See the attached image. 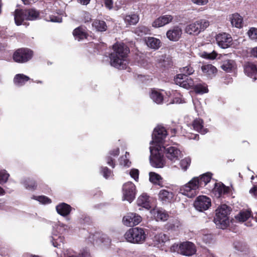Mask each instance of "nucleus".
<instances>
[{
  "label": "nucleus",
  "instance_id": "58836bf2",
  "mask_svg": "<svg viewBox=\"0 0 257 257\" xmlns=\"http://www.w3.org/2000/svg\"><path fill=\"white\" fill-rule=\"evenodd\" d=\"M211 178V176L210 173H207L203 174L200 178H198L199 186L206 185L210 182Z\"/></svg>",
  "mask_w": 257,
  "mask_h": 257
},
{
  "label": "nucleus",
  "instance_id": "9d476101",
  "mask_svg": "<svg viewBox=\"0 0 257 257\" xmlns=\"http://www.w3.org/2000/svg\"><path fill=\"white\" fill-rule=\"evenodd\" d=\"M174 81L177 85L187 89L193 88L195 84L192 79L184 74H178L174 78Z\"/></svg>",
  "mask_w": 257,
  "mask_h": 257
},
{
  "label": "nucleus",
  "instance_id": "49530a36",
  "mask_svg": "<svg viewBox=\"0 0 257 257\" xmlns=\"http://www.w3.org/2000/svg\"><path fill=\"white\" fill-rule=\"evenodd\" d=\"M10 177V175L5 170H1L0 171V184H4L6 183L9 178Z\"/></svg>",
  "mask_w": 257,
  "mask_h": 257
},
{
  "label": "nucleus",
  "instance_id": "e433bc0d",
  "mask_svg": "<svg viewBox=\"0 0 257 257\" xmlns=\"http://www.w3.org/2000/svg\"><path fill=\"white\" fill-rule=\"evenodd\" d=\"M119 153V150L118 148H116L111 151L110 152L109 155L110 156H109L107 157L106 160H107V164L109 165V166H111L112 168L114 167L115 164L113 163V159H112L113 157H116L117 156Z\"/></svg>",
  "mask_w": 257,
  "mask_h": 257
},
{
  "label": "nucleus",
  "instance_id": "c756f323",
  "mask_svg": "<svg viewBox=\"0 0 257 257\" xmlns=\"http://www.w3.org/2000/svg\"><path fill=\"white\" fill-rule=\"evenodd\" d=\"M51 237V242L53 245L55 247H61V245L63 243V236L60 235H58L53 232Z\"/></svg>",
  "mask_w": 257,
  "mask_h": 257
},
{
  "label": "nucleus",
  "instance_id": "5fc2aeb1",
  "mask_svg": "<svg viewBox=\"0 0 257 257\" xmlns=\"http://www.w3.org/2000/svg\"><path fill=\"white\" fill-rule=\"evenodd\" d=\"M191 2L199 6H203L207 4L208 0H191Z\"/></svg>",
  "mask_w": 257,
  "mask_h": 257
},
{
  "label": "nucleus",
  "instance_id": "4468645a",
  "mask_svg": "<svg viewBox=\"0 0 257 257\" xmlns=\"http://www.w3.org/2000/svg\"><path fill=\"white\" fill-rule=\"evenodd\" d=\"M216 40L220 47L225 49L230 46L232 39L229 34L224 33L218 34L216 36Z\"/></svg>",
  "mask_w": 257,
  "mask_h": 257
},
{
  "label": "nucleus",
  "instance_id": "b1692460",
  "mask_svg": "<svg viewBox=\"0 0 257 257\" xmlns=\"http://www.w3.org/2000/svg\"><path fill=\"white\" fill-rule=\"evenodd\" d=\"M137 204L139 206H142L146 209H150L151 205L149 196L146 193H143L138 198Z\"/></svg>",
  "mask_w": 257,
  "mask_h": 257
},
{
  "label": "nucleus",
  "instance_id": "7ed1b4c3",
  "mask_svg": "<svg viewBox=\"0 0 257 257\" xmlns=\"http://www.w3.org/2000/svg\"><path fill=\"white\" fill-rule=\"evenodd\" d=\"M215 211L214 223L218 228H225L229 224L228 216L230 212L229 207L225 204H222L219 206Z\"/></svg>",
  "mask_w": 257,
  "mask_h": 257
},
{
  "label": "nucleus",
  "instance_id": "4c0bfd02",
  "mask_svg": "<svg viewBox=\"0 0 257 257\" xmlns=\"http://www.w3.org/2000/svg\"><path fill=\"white\" fill-rule=\"evenodd\" d=\"M26 189L28 190H35L37 187V184L34 180L30 179H27L22 182Z\"/></svg>",
  "mask_w": 257,
  "mask_h": 257
},
{
  "label": "nucleus",
  "instance_id": "2f4dec72",
  "mask_svg": "<svg viewBox=\"0 0 257 257\" xmlns=\"http://www.w3.org/2000/svg\"><path fill=\"white\" fill-rule=\"evenodd\" d=\"M235 68V62L232 60H224L221 65V68L228 72L233 70Z\"/></svg>",
  "mask_w": 257,
  "mask_h": 257
},
{
  "label": "nucleus",
  "instance_id": "20e7f679",
  "mask_svg": "<svg viewBox=\"0 0 257 257\" xmlns=\"http://www.w3.org/2000/svg\"><path fill=\"white\" fill-rule=\"evenodd\" d=\"M146 235L143 228L137 227L129 229L124 234V238L127 242L141 244L145 241Z\"/></svg>",
  "mask_w": 257,
  "mask_h": 257
},
{
  "label": "nucleus",
  "instance_id": "5701e85b",
  "mask_svg": "<svg viewBox=\"0 0 257 257\" xmlns=\"http://www.w3.org/2000/svg\"><path fill=\"white\" fill-rule=\"evenodd\" d=\"M145 42L148 47L154 50L158 49L162 45L160 39L152 37L147 38Z\"/></svg>",
  "mask_w": 257,
  "mask_h": 257
},
{
  "label": "nucleus",
  "instance_id": "473e14b6",
  "mask_svg": "<svg viewBox=\"0 0 257 257\" xmlns=\"http://www.w3.org/2000/svg\"><path fill=\"white\" fill-rule=\"evenodd\" d=\"M151 99L157 104H161L163 101V96L160 92L156 90H152L150 94Z\"/></svg>",
  "mask_w": 257,
  "mask_h": 257
},
{
  "label": "nucleus",
  "instance_id": "c9c22d12",
  "mask_svg": "<svg viewBox=\"0 0 257 257\" xmlns=\"http://www.w3.org/2000/svg\"><path fill=\"white\" fill-rule=\"evenodd\" d=\"M251 212L249 210H243L235 216L236 220L239 222H244L250 217Z\"/></svg>",
  "mask_w": 257,
  "mask_h": 257
},
{
  "label": "nucleus",
  "instance_id": "a878e982",
  "mask_svg": "<svg viewBox=\"0 0 257 257\" xmlns=\"http://www.w3.org/2000/svg\"><path fill=\"white\" fill-rule=\"evenodd\" d=\"M169 240V237L163 233H160L154 236V244L158 247H162V244Z\"/></svg>",
  "mask_w": 257,
  "mask_h": 257
},
{
  "label": "nucleus",
  "instance_id": "3c124183",
  "mask_svg": "<svg viewBox=\"0 0 257 257\" xmlns=\"http://www.w3.org/2000/svg\"><path fill=\"white\" fill-rule=\"evenodd\" d=\"M194 71V70H193V68L190 66H187L183 67L181 69V72L183 73L182 74H184L186 76L193 74Z\"/></svg>",
  "mask_w": 257,
  "mask_h": 257
},
{
  "label": "nucleus",
  "instance_id": "6e6d98bb",
  "mask_svg": "<svg viewBox=\"0 0 257 257\" xmlns=\"http://www.w3.org/2000/svg\"><path fill=\"white\" fill-rule=\"evenodd\" d=\"M67 228V226L63 224H59L56 226V230L62 233Z\"/></svg>",
  "mask_w": 257,
  "mask_h": 257
},
{
  "label": "nucleus",
  "instance_id": "1a4fd4ad",
  "mask_svg": "<svg viewBox=\"0 0 257 257\" xmlns=\"http://www.w3.org/2000/svg\"><path fill=\"white\" fill-rule=\"evenodd\" d=\"M163 149L164 150L166 156L168 160L172 162H175L179 160L182 156V154L181 151L176 147L169 146L165 147L162 145Z\"/></svg>",
  "mask_w": 257,
  "mask_h": 257
},
{
  "label": "nucleus",
  "instance_id": "c85d7f7f",
  "mask_svg": "<svg viewBox=\"0 0 257 257\" xmlns=\"http://www.w3.org/2000/svg\"><path fill=\"white\" fill-rule=\"evenodd\" d=\"M192 126L195 130L201 134H205L207 133V130L203 127V120L201 119H196L193 121Z\"/></svg>",
  "mask_w": 257,
  "mask_h": 257
},
{
  "label": "nucleus",
  "instance_id": "2eb2a0df",
  "mask_svg": "<svg viewBox=\"0 0 257 257\" xmlns=\"http://www.w3.org/2000/svg\"><path fill=\"white\" fill-rule=\"evenodd\" d=\"M182 30L178 26L171 28L166 33L167 38L172 41H177L181 37Z\"/></svg>",
  "mask_w": 257,
  "mask_h": 257
},
{
  "label": "nucleus",
  "instance_id": "72a5a7b5",
  "mask_svg": "<svg viewBox=\"0 0 257 257\" xmlns=\"http://www.w3.org/2000/svg\"><path fill=\"white\" fill-rule=\"evenodd\" d=\"M92 25L96 31L99 32L105 31L107 29V26L103 21L96 20L93 22Z\"/></svg>",
  "mask_w": 257,
  "mask_h": 257
},
{
  "label": "nucleus",
  "instance_id": "69168bd1",
  "mask_svg": "<svg viewBox=\"0 0 257 257\" xmlns=\"http://www.w3.org/2000/svg\"><path fill=\"white\" fill-rule=\"evenodd\" d=\"M249 192L250 193L253 192L255 196L257 197V186H255L252 189H251Z\"/></svg>",
  "mask_w": 257,
  "mask_h": 257
},
{
  "label": "nucleus",
  "instance_id": "0e129e2a",
  "mask_svg": "<svg viewBox=\"0 0 257 257\" xmlns=\"http://www.w3.org/2000/svg\"><path fill=\"white\" fill-rule=\"evenodd\" d=\"M90 0H77L78 2L83 5H87L90 2Z\"/></svg>",
  "mask_w": 257,
  "mask_h": 257
},
{
  "label": "nucleus",
  "instance_id": "aec40b11",
  "mask_svg": "<svg viewBox=\"0 0 257 257\" xmlns=\"http://www.w3.org/2000/svg\"><path fill=\"white\" fill-rule=\"evenodd\" d=\"M201 70L203 74L210 78L213 77L217 73V69L212 64H204L201 67Z\"/></svg>",
  "mask_w": 257,
  "mask_h": 257
},
{
  "label": "nucleus",
  "instance_id": "bb28decb",
  "mask_svg": "<svg viewBox=\"0 0 257 257\" xmlns=\"http://www.w3.org/2000/svg\"><path fill=\"white\" fill-rule=\"evenodd\" d=\"M228 188L225 186L222 183H215L213 192L217 197H220L222 195L228 192Z\"/></svg>",
  "mask_w": 257,
  "mask_h": 257
},
{
  "label": "nucleus",
  "instance_id": "de8ad7c7",
  "mask_svg": "<svg viewBox=\"0 0 257 257\" xmlns=\"http://www.w3.org/2000/svg\"><path fill=\"white\" fill-rule=\"evenodd\" d=\"M32 198L38 201L40 203L45 204H49L51 203V200L48 198L47 197H46L45 196H34Z\"/></svg>",
  "mask_w": 257,
  "mask_h": 257
},
{
  "label": "nucleus",
  "instance_id": "052dcab7",
  "mask_svg": "<svg viewBox=\"0 0 257 257\" xmlns=\"http://www.w3.org/2000/svg\"><path fill=\"white\" fill-rule=\"evenodd\" d=\"M183 102L182 99L180 97H176L173 100L168 104L181 103Z\"/></svg>",
  "mask_w": 257,
  "mask_h": 257
},
{
  "label": "nucleus",
  "instance_id": "79ce46f5",
  "mask_svg": "<svg viewBox=\"0 0 257 257\" xmlns=\"http://www.w3.org/2000/svg\"><path fill=\"white\" fill-rule=\"evenodd\" d=\"M199 55L201 57L207 59H214L217 56V53L214 51L211 53L201 51Z\"/></svg>",
  "mask_w": 257,
  "mask_h": 257
},
{
  "label": "nucleus",
  "instance_id": "bf43d9fd",
  "mask_svg": "<svg viewBox=\"0 0 257 257\" xmlns=\"http://www.w3.org/2000/svg\"><path fill=\"white\" fill-rule=\"evenodd\" d=\"M105 6L109 9H111L113 7L112 0H104Z\"/></svg>",
  "mask_w": 257,
  "mask_h": 257
},
{
  "label": "nucleus",
  "instance_id": "ddd939ff",
  "mask_svg": "<svg viewBox=\"0 0 257 257\" xmlns=\"http://www.w3.org/2000/svg\"><path fill=\"white\" fill-rule=\"evenodd\" d=\"M142 221V217L135 213H128L123 218V224L127 226H134L138 225Z\"/></svg>",
  "mask_w": 257,
  "mask_h": 257
},
{
  "label": "nucleus",
  "instance_id": "6e6552de",
  "mask_svg": "<svg viewBox=\"0 0 257 257\" xmlns=\"http://www.w3.org/2000/svg\"><path fill=\"white\" fill-rule=\"evenodd\" d=\"M136 189L135 185L131 182L124 183L122 186L123 199L131 202L135 198Z\"/></svg>",
  "mask_w": 257,
  "mask_h": 257
},
{
  "label": "nucleus",
  "instance_id": "39448f33",
  "mask_svg": "<svg viewBox=\"0 0 257 257\" xmlns=\"http://www.w3.org/2000/svg\"><path fill=\"white\" fill-rule=\"evenodd\" d=\"M199 187L198 177H194L180 188V192L188 197L192 198L197 195Z\"/></svg>",
  "mask_w": 257,
  "mask_h": 257
},
{
  "label": "nucleus",
  "instance_id": "cd10ccee",
  "mask_svg": "<svg viewBox=\"0 0 257 257\" xmlns=\"http://www.w3.org/2000/svg\"><path fill=\"white\" fill-rule=\"evenodd\" d=\"M30 80V78L23 74H17L14 79V83L19 86H22Z\"/></svg>",
  "mask_w": 257,
  "mask_h": 257
},
{
  "label": "nucleus",
  "instance_id": "6ab92c4d",
  "mask_svg": "<svg viewBox=\"0 0 257 257\" xmlns=\"http://www.w3.org/2000/svg\"><path fill=\"white\" fill-rule=\"evenodd\" d=\"M244 72L245 74L253 80L257 78V68L256 66L252 63L248 62L244 66Z\"/></svg>",
  "mask_w": 257,
  "mask_h": 257
},
{
  "label": "nucleus",
  "instance_id": "8fccbe9b",
  "mask_svg": "<svg viewBox=\"0 0 257 257\" xmlns=\"http://www.w3.org/2000/svg\"><path fill=\"white\" fill-rule=\"evenodd\" d=\"M248 37L253 40H257V28H251L248 31Z\"/></svg>",
  "mask_w": 257,
  "mask_h": 257
},
{
  "label": "nucleus",
  "instance_id": "37998d69",
  "mask_svg": "<svg viewBox=\"0 0 257 257\" xmlns=\"http://www.w3.org/2000/svg\"><path fill=\"white\" fill-rule=\"evenodd\" d=\"M26 11L28 16V20H35L39 16V12L34 9H30Z\"/></svg>",
  "mask_w": 257,
  "mask_h": 257
},
{
  "label": "nucleus",
  "instance_id": "09e8293b",
  "mask_svg": "<svg viewBox=\"0 0 257 257\" xmlns=\"http://www.w3.org/2000/svg\"><path fill=\"white\" fill-rule=\"evenodd\" d=\"M127 156H129V154L126 152L125 156L120 158V164L121 165L127 167H129L131 165V162L127 159Z\"/></svg>",
  "mask_w": 257,
  "mask_h": 257
},
{
  "label": "nucleus",
  "instance_id": "680f3d73",
  "mask_svg": "<svg viewBox=\"0 0 257 257\" xmlns=\"http://www.w3.org/2000/svg\"><path fill=\"white\" fill-rule=\"evenodd\" d=\"M50 21L53 22H61L62 18L60 17L52 16L51 17Z\"/></svg>",
  "mask_w": 257,
  "mask_h": 257
},
{
  "label": "nucleus",
  "instance_id": "774afa93",
  "mask_svg": "<svg viewBox=\"0 0 257 257\" xmlns=\"http://www.w3.org/2000/svg\"><path fill=\"white\" fill-rule=\"evenodd\" d=\"M25 5H29L31 4V0H22Z\"/></svg>",
  "mask_w": 257,
  "mask_h": 257
},
{
  "label": "nucleus",
  "instance_id": "e2e57ef3",
  "mask_svg": "<svg viewBox=\"0 0 257 257\" xmlns=\"http://www.w3.org/2000/svg\"><path fill=\"white\" fill-rule=\"evenodd\" d=\"M250 54L252 56L257 58V47L251 49Z\"/></svg>",
  "mask_w": 257,
  "mask_h": 257
},
{
  "label": "nucleus",
  "instance_id": "f3484780",
  "mask_svg": "<svg viewBox=\"0 0 257 257\" xmlns=\"http://www.w3.org/2000/svg\"><path fill=\"white\" fill-rule=\"evenodd\" d=\"M173 19V16L170 15L162 16L156 19L152 23V26L155 28L163 27L165 25L171 22Z\"/></svg>",
  "mask_w": 257,
  "mask_h": 257
},
{
  "label": "nucleus",
  "instance_id": "a19ab883",
  "mask_svg": "<svg viewBox=\"0 0 257 257\" xmlns=\"http://www.w3.org/2000/svg\"><path fill=\"white\" fill-rule=\"evenodd\" d=\"M149 180L152 183L159 185L162 177L158 174L155 172H150L149 173Z\"/></svg>",
  "mask_w": 257,
  "mask_h": 257
},
{
  "label": "nucleus",
  "instance_id": "4d7b16f0",
  "mask_svg": "<svg viewBox=\"0 0 257 257\" xmlns=\"http://www.w3.org/2000/svg\"><path fill=\"white\" fill-rule=\"evenodd\" d=\"M212 237L211 234H206L203 235V236L202 237V240L205 243H209L212 240Z\"/></svg>",
  "mask_w": 257,
  "mask_h": 257
},
{
  "label": "nucleus",
  "instance_id": "c03bdc74",
  "mask_svg": "<svg viewBox=\"0 0 257 257\" xmlns=\"http://www.w3.org/2000/svg\"><path fill=\"white\" fill-rule=\"evenodd\" d=\"M191 162V160L190 157H186L181 160L180 165L181 169L184 171H186L190 166Z\"/></svg>",
  "mask_w": 257,
  "mask_h": 257
},
{
  "label": "nucleus",
  "instance_id": "f257e3e1",
  "mask_svg": "<svg viewBox=\"0 0 257 257\" xmlns=\"http://www.w3.org/2000/svg\"><path fill=\"white\" fill-rule=\"evenodd\" d=\"M167 135V131L163 126H158L154 129L152 135L153 140L150 143L152 146L150 147V163L154 167L161 168L165 166L164 150L162 145Z\"/></svg>",
  "mask_w": 257,
  "mask_h": 257
},
{
  "label": "nucleus",
  "instance_id": "ea45409f",
  "mask_svg": "<svg viewBox=\"0 0 257 257\" xmlns=\"http://www.w3.org/2000/svg\"><path fill=\"white\" fill-rule=\"evenodd\" d=\"M193 89L195 91V92L197 93H207L208 91V89L207 88V86L205 84H194V86Z\"/></svg>",
  "mask_w": 257,
  "mask_h": 257
},
{
  "label": "nucleus",
  "instance_id": "7c9ffc66",
  "mask_svg": "<svg viewBox=\"0 0 257 257\" xmlns=\"http://www.w3.org/2000/svg\"><path fill=\"white\" fill-rule=\"evenodd\" d=\"M73 34L75 39L78 41L83 40L84 38H86L87 37V34L85 30L81 27L76 28L74 30Z\"/></svg>",
  "mask_w": 257,
  "mask_h": 257
},
{
  "label": "nucleus",
  "instance_id": "f03ea898",
  "mask_svg": "<svg viewBox=\"0 0 257 257\" xmlns=\"http://www.w3.org/2000/svg\"><path fill=\"white\" fill-rule=\"evenodd\" d=\"M112 49L113 52L110 55V65L119 69L126 68L128 63V48L123 43H116Z\"/></svg>",
  "mask_w": 257,
  "mask_h": 257
},
{
  "label": "nucleus",
  "instance_id": "423d86ee",
  "mask_svg": "<svg viewBox=\"0 0 257 257\" xmlns=\"http://www.w3.org/2000/svg\"><path fill=\"white\" fill-rule=\"evenodd\" d=\"M209 26V22L206 20H200L187 25L185 33L189 35H198Z\"/></svg>",
  "mask_w": 257,
  "mask_h": 257
},
{
  "label": "nucleus",
  "instance_id": "0eeeda50",
  "mask_svg": "<svg viewBox=\"0 0 257 257\" xmlns=\"http://www.w3.org/2000/svg\"><path fill=\"white\" fill-rule=\"evenodd\" d=\"M33 52L26 48L18 49L13 55L14 61L18 63H25L31 59Z\"/></svg>",
  "mask_w": 257,
  "mask_h": 257
},
{
  "label": "nucleus",
  "instance_id": "412c9836",
  "mask_svg": "<svg viewBox=\"0 0 257 257\" xmlns=\"http://www.w3.org/2000/svg\"><path fill=\"white\" fill-rule=\"evenodd\" d=\"M229 19L232 26L237 28H241L243 27V18L238 13L230 15Z\"/></svg>",
  "mask_w": 257,
  "mask_h": 257
},
{
  "label": "nucleus",
  "instance_id": "13d9d810",
  "mask_svg": "<svg viewBox=\"0 0 257 257\" xmlns=\"http://www.w3.org/2000/svg\"><path fill=\"white\" fill-rule=\"evenodd\" d=\"M83 19L85 23L89 22L91 20V17L89 13L85 12L83 15Z\"/></svg>",
  "mask_w": 257,
  "mask_h": 257
},
{
  "label": "nucleus",
  "instance_id": "603ef678",
  "mask_svg": "<svg viewBox=\"0 0 257 257\" xmlns=\"http://www.w3.org/2000/svg\"><path fill=\"white\" fill-rule=\"evenodd\" d=\"M130 174L132 178L137 181L139 179V171L138 169H132L130 172Z\"/></svg>",
  "mask_w": 257,
  "mask_h": 257
},
{
  "label": "nucleus",
  "instance_id": "393cba45",
  "mask_svg": "<svg viewBox=\"0 0 257 257\" xmlns=\"http://www.w3.org/2000/svg\"><path fill=\"white\" fill-rule=\"evenodd\" d=\"M56 209L58 214L66 216L70 213L71 207L65 203H61L56 206Z\"/></svg>",
  "mask_w": 257,
  "mask_h": 257
},
{
  "label": "nucleus",
  "instance_id": "a18cd8bd",
  "mask_svg": "<svg viewBox=\"0 0 257 257\" xmlns=\"http://www.w3.org/2000/svg\"><path fill=\"white\" fill-rule=\"evenodd\" d=\"M150 30L145 26H140L136 28L135 33L139 36H143L149 33Z\"/></svg>",
  "mask_w": 257,
  "mask_h": 257
},
{
  "label": "nucleus",
  "instance_id": "4be33fe9",
  "mask_svg": "<svg viewBox=\"0 0 257 257\" xmlns=\"http://www.w3.org/2000/svg\"><path fill=\"white\" fill-rule=\"evenodd\" d=\"M174 197V194L171 191L168 190H161L159 193V199L163 203L170 202Z\"/></svg>",
  "mask_w": 257,
  "mask_h": 257
},
{
  "label": "nucleus",
  "instance_id": "9b49d317",
  "mask_svg": "<svg viewBox=\"0 0 257 257\" xmlns=\"http://www.w3.org/2000/svg\"><path fill=\"white\" fill-rule=\"evenodd\" d=\"M211 199L206 196H199L194 203L195 208L199 211L207 210L211 206Z\"/></svg>",
  "mask_w": 257,
  "mask_h": 257
},
{
  "label": "nucleus",
  "instance_id": "338daca9",
  "mask_svg": "<svg viewBox=\"0 0 257 257\" xmlns=\"http://www.w3.org/2000/svg\"><path fill=\"white\" fill-rule=\"evenodd\" d=\"M6 193L5 190L0 186V196L4 195Z\"/></svg>",
  "mask_w": 257,
  "mask_h": 257
},
{
  "label": "nucleus",
  "instance_id": "864d4df0",
  "mask_svg": "<svg viewBox=\"0 0 257 257\" xmlns=\"http://www.w3.org/2000/svg\"><path fill=\"white\" fill-rule=\"evenodd\" d=\"M101 173H102L103 177L107 179L109 178L111 174V172L107 167H103L101 168Z\"/></svg>",
  "mask_w": 257,
  "mask_h": 257
},
{
  "label": "nucleus",
  "instance_id": "dca6fc26",
  "mask_svg": "<svg viewBox=\"0 0 257 257\" xmlns=\"http://www.w3.org/2000/svg\"><path fill=\"white\" fill-rule=\"evenodd\" d=\"M150 213L156 221H166L169 217L168 214L166 211L161 208L155 207L151 210Z\"/></svg>",
  "mask_w": 257,
  "mask_h": 257
},
{
  "label": "nucleus",
  "instance_id": "a211bd4d",
  "mask_svg": "<svg viewBox=\"0 0 257 257\" xmlns=\"http://www.w3.org/2000/svg\"><path fill=\"white\" fill-rule=\"evenodd\" d=\"M14 19L17 25H21L24 20H28V16L26 10L17 9L14 12Z\"/></svg>",
  "mask_w": 257,
  "mask_h": 257
},
{
  "label": "nucleus",
  "instance_id": "f704fd0d",
  "mask_svg": "<svg viewBox=\"0 0 257 257\" xmlns=\"http://www.w3.org/2000/svg\"><path fill=\"white\" fill-rule=\"evenodd\" d=\"M124 20L125 23L127 25H135L139 22V17L136 14H130L126 15Z\"/></svg>",
  "mask_w": 257,
  "mask_h": 257
},
{
  "label": "nucleus",
  "instance_id": "f8f14e48",
  "mask_svg": "<svg viewBox=\"0 0 257 257\" xmlns=\"http://www.w3.org/2000/svg\"><path fill=\"white\" fill-rule=\"evenodd\" d=\"M196 252L195 245L189 241L181 243L179 246L178 252L185 256H191Z\"/></svg>",
  "mask_w": 257,
  "mask_h": 257
}]
</instances>
